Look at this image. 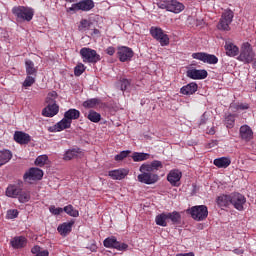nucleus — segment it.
Instances as JSON below:
<instances>
[{"label":"nucleus","mask_w":256,"mask_h":256,"mask_svg":"<svg viewBox=\"0 0 256 256\" xmlns=\"http://www.w3.org/2000/svg\"><path fill=\"white\" fill-rule=\"evenodd\" d=\"M159 169H163V163L159 160H154L151 163H143L139 167L140 174L137 176L139 183L155 185L159 181V175L153 173V171H159Z\"/></svg>","instance_id":"f257e3e1"},{"label":"nucleus","mask_w":256,"mask_h":256,"mask_svg":"<svg viewBox=\"0 0 256 256\" xmlns=\"http://www.w3.org/2000/svg\"><path fill=\"white\" fill-rule=\"evenodd\" d=\"M12 13L16 17L18 23H23L25 21L29 22L35 15V11L32 8L25 6H14L12 8Z\"/></svg>","instance_id":"f03ea898"},{"label":"nucleus","mask_w":256,"mask_h":256,"mask_svg":"<svg viewBox=\"0 0 256 256\" xmlns=\"http://www.w3.org/2000/svg\"><path fill=\"white\" fill-rule=\"evenodd\" d=\"M237 59L241 63L249 64L255 61V51H253V46L249 42L242 43Z\"/></svg>","instance_id":"7ed1b4c3"},{"label":"nucleus","mask_w":256,"mask_h":256,"mask_svg":"<svg viewBox=\"0 0 256 256\" xmlns=\"http://www.w3.org/2000/svg\"><path fill=\"white\" fill-rule=\"evenodd\" d=\"M194 221H205L209 215V210L205 205L193 206L187 210Z\"/></svg>","instance_id":"20e7f679"},{"label":"nucleus","mask_w":256,"mask_h":256,"mask_svg":"<svg viewBox=\"0 0 256 256\" xmlns=\"http://www.w3.org/2000/svg\"><path fill=\"white\" fill-rule=\"evenodd\" d=\"M95 7L93 0H82L78 3L72 4L71 7L67 8V13H77V11H91Z\"/></svg>","instance_id":"39448f33"},{"label":"nucleus","mask_w":256,"mask_h":256,"mask_svg":"<svg viewBox=\"0 0 256 256\" xmlns=\"http://www.w3.org/2000/svg\"><path fill=\"white\" fill-rule=\"evenodd\" d=\"M80 55L84 63H97L98 61H101V56L97 54V51L91 48H82L80 50Z\"/></svg>","instance_id":"423d86ee"},{"label":"nucleus","mask_w":256,"mask_h":256,"mask_svg":"<svg viewBox=\"0 0 256 256\" xmlns=\"http://www.w3.org/2000/svg\"><path fill=\"white\" fill-rule=\"evenodd\" d=\"M150 34L156 41H159L162 47H167V45H169V36L163 32V29L159 27H151Z\"/></svg>","instance_id":"0eeeda50"},{"label":"nucleus","mask_w":256,"mask_h":256,"mask_svg":"<svg viewBox=\"0 0 256 256\" xmlns=\"http://www.w3.org/2000/svg\"><path fill=\"white\" fill-rule=\"evenodd\" d=\"M233 22V11L226 10L223 12L221 19L217 25L220 31H229L231 28L229 25Z\"/></svg>","instance_id":"6e6552de"},{"label":"nucleus","mask_w":256,"mask_h":256,"mask_svg":"<svg viewBox=\"0 0 256 256\" xmlns=\"http://www.w3.org/2000/svg\"><path fill=\"white\" fill-rule=\"evenodd\" d=\"M192 58L202 61V63H208V65H217V63H219L217 56L205 52L193 53Z\"/></svg>","instance_id":"1a4fd4ad"},{"label":"nucleus","mask_w":256,"mask_h":256,"mask_svg":"<svg viewBox=\"0 0 256 256\" xmlns=\"http://www.w3.org/2000/svg\"><path fill=\"white\" fill-rule=\"evenodd\" d=\"M245 203L247 198L240 193H234L230 195V205H233L237 211H243L245 209Z\"/></svg>","instance_id":"9d476101"},{"label":"nucleus","mask_w":256,"mask_h":256,"mask_svg":"<svg viewBox=\"0 0 256 256\" xmlns=\"http://www.w3.org/2000/svg\"><path fill=\"white\" fill-rule=\"evenodd\" d=\"M103 244L104 247H107L108 249H117V251H127V248L129 247L126 243L117 241V238L113 236L106 238Z\"/></svg>","instance_id":"9b49d317"},{"label":"nucleus","mask_w":256,"mask_h":256,"mask_svg":"<svg viewBox=\"0 0 256 256\" xmlns=\"http://www.w3.org/2000/svg\"><path fill=\"white\" fill-rule=\"evenodd\" d=\"M43 179V170L39 168H30L28 172L24 174V181L26 183H32V181H39Z\"/></svg>","instance_id":"f8f14e48"},{"label":"nucleus","mask_w":256,"mask_h":256,"mask_svg":"<svg viewBox=\"0 0 256 256\" xmlns=\"http://www.w3.org/2000/svg\"><path fill=\"white\" fill-rule=\"evenodd\" d=\"M118 57L122 63L125 61H131L133 58V50L127 46L118 47Z\"/></svg>","instance_id":"ddd939ff"},{"label":"nucleus","mask_w":256,"mask_h":256,"mask_svg":"<svg viewBox=\"0 0 256 256\" xmlns=\"http://www.w3.org/2000/svg\"><path fill=\"white\" fill-rule=\"evenodd\" d=\"M181 177H183L181 171L171 170L167 175V181H169L173 187H179V185H181Z\"/></svg>","instance_id":"4468645a"},{"label":"nucleus","mask_w":256,"mask_h":256,"mask_svg":"<svg viewBox=\"0 0 256 256\" xmlns=\"http://www.w3.org/2000/svg\"><path fill=\"white\" fill-rule=\"evenodd\" d=\"M165 9L171 13H181L185 9V6L177 0H171L166 4Z\"/></svg>","instance_id":"2eb2a0df"},{"label":"nucleus","mask_w":256,"mask_h":256,"mask_svg":"<svg viewBox=\"0 0 256 256\" xmlns=\"http://www.w3.org/2000/svg\"><path fill=\"white\" fill-rule=\"evenodd\" d=\"M108 175L114 181H121V179H125V177H127V175H129V170L128 169L111 170L108 172Z\"/></svg>","instance_id":"dca6fc26"},{"label":"nucleus","mask_w":256,"mask_h":256,"mask_svg":"<svg viewBox=\"0 0 256 256\" xmlns=\"http://www.w3.org/2000/svg\"><path fill=\"white\" fill-rule=\"evenodd\" d=\"M224 49L228 57H237V55H239V47H237V45H234L231 40H226Z\"/></svg>","instance_id":"f3484780"},{"label":"nucleus","mask_w":256,"mask_h":256,"mask_svg":"<svg viewBox=\"0 0 256 256\" xmlns=\"http://www.w3.org/2000/svg\"><path fill=\"white\" fill-rule=\"evenodd\" d=\"M10 245L14 249H23L27 247V238H25L24 236H16L11 239Z\"/></svg>","instance_id":"a211bd4d"},{"label":"nucleus","mask_w":256,"mask_h":256,"mask_svg":"<svg viewBox=\"0 0 256 256\" xmlns=\"http://www.w3.org/2000/svg\"><path fill=\"white\" fill-rule=\"evenodd\" d=\"M47 106L42 110L43 117H55L59 113V105L46 104Z\"/></svg>","instance_id":"6ab92c4d"},{"label":"nucleus","mask_w":256,"mask_h":256,"mask_svg":"<svg viewBox=\"0 0 256 256\" xmlns=\"http://www.w3.org/2000/svg\"><path fill=\"white\" fill-rule=\"evenodd\" d=\"M21 187L17 184H10L6 188V197H10L11 199H17L19 193H21Z\"/></svg>","instance_id":"aec40b11"},{"label":"nucleus","mask_w":256,"mask_h":256,"mask_svg":"<svg viewBox=\"0 0 256 256\" xmlns=\"http://www.w3.org/2000/svg\"><path fill=\"white\" fill-rule=\"evenodd\" d=\"M76 157H83V152L79 148L69 149L64 153L63 160L71 161V159H76Z\"/></svg>","instance_id":"412c9836"},{"label":"nucleus","mask_w":256,"mask_h":256,"mask_svg":"<svg viewBox=\"0 0 256 256\" xmlns=\"http://www.w3.org/2000/svg\"><path fill=\"white\" fill-rule=\"evenodd\" d=\"M240 137L244 141H251L253 139V130L248 125L240 127Z\"/></svg>","instance_id":"4be33fe9"},{"label":"nucleus","mask_w":256,"mask_h":256,"mask_svg":"<svg viewBox=\"0 0 256 256\" xmlns=\"http://www.w3.org/2000/svg\"><path fill=\"white\" fill-rule=\"evenodd\" d=\"M14 141L20 143V145H27L31 141V136L25 132H15Z\"/></svg>","instance_id":"5701e85b"},{"label":"nucleus","mask_w":256,"mask_h":256,"mask_svg":"<svg viewBox=\"0 0 256 256\" xmlns=\"http://www.w3.org/2000/svg\"><path fill=\"white\" fill-rule=\"evenodd\" d=\"M187 77L190 79H206V70L191 69L187 71Z\"/></svg>","instance_id":"b1692460"},{"label":"nucleus","mask_w":256,"mask_h":256,"mask_svg":"<svg viewBox=\"0 0 256 256\" xmlns=\"http://www.w3.org/2000/svg\"><path fill=\"white\" fill-rule=\"evenodd\" d=\"M197 89H198L197 83L191 82L183 86L180 89V92L182 93V95H193L194 93H197Z\"/></svg>","instance_id":"393cba45"},{"label":"nucleus","mask_w":256,"mask_h":256,"mask_svg":"<svg viewBox=\"0 0 256 256\" xmlns=\"http://www.w3.org/2000/svg\"><path fill=\"white\" fill-rule=\"evenodd\" d=\"M214 165L218 167V169H227L229 165H231V159L228 157H220L214 159Z\"/></svg>","instance_id":"a878e982"},{"label":"nucleus","mask_w":256,"mask_h":256,"mask_svg":"<svg viewBox=\"0 0 256 256\" xmlns=\"http://www.w3.org/2000/svg\"><path fill=\"white\" fill-rule=\"evenodd\" d=\"M64 117L70 121V123H73V121L79 119V117H81V112H79V110L77 109H69L68 111H66L64 113Z\"/></svg>","instance_id":"bb28decb"},{"label":"nucleus","mask_w":256,"mask_h":256,"mask_svg":"<svg viewBox=\"0 0 256 256\" xmlns=\"http://www.w3.org/2000/svg\"><path fill=\"white\" fill-rule=\"evenodd\" d=\"M71 229H73V222H65L58 226V233L65 237L68 233H71Z\"/></svg>","instance_id":"cd10ccee"},{"label":"nucleus","mask_w":256,"mask_h":256,"mask_svg":"<svg viewBox=\"0 0 256 256\" xmlns=\"http://www.w3.org/2000/svg\"><path fill=\"white\" fill-rule=\"evenodd\" d=\"M16 199H18L19 203H29L31 201V192L22 188Z\"/></svg>","instance_id":"c85d7f7f"},{"label":"nucleus","mask_w":256,"mask_h":256,"mask_svg":"<svg viewBox=\"0 0 256 256\" xmlns=\"http://www.w3.org/2000/svg\"><path fill=\"white\" fill-rule=\"evenodd\" d=\"M71 127V122L64 117L61 121L54 125V131H63L64 129H69Z\"/></svg>","instance_id":"c756f323"},{"label":"nucleus","mask_w":256,"mask_h":256,"mask_svg":"<svg viewBox=\"0 0 256 256\" xmlns=\"http://www.w3.org/2000/svg\"><path fill=\"white\" fill-rule=\"evenodd\" d=\"M218 207H229L231 205V195H221L217 198Z\"/></svg>","instance_id":"7c9ffc66"},{"label":"nucleus","mask_w":256,"mask_h":256,"mask_svg":"<svg viewBox=\"0 0 256 256\" xmlns=\"http://www.w3.org/2000/svg\"><path fill=\"white\" fill-rule=\"evenodd\" d=\"M151 155L149 153H143V152H134L132 154V159L135 163H139L141 161H147Z\"/></svg>","instance_id":"2f4dec72"},{"label":"nucleus","mask_w":256,"mask_h":256,"mask_svg":"<svg viewBox=\"0 0 256 256\" xmlns=\"http://www.w3.org/2000/svg\"><path fill=\"white\" fill-rule=\"evenodd\" d=\"M13 157V154L9 150H2L0 151V162L1 165H5L6 163H9Z\"/></svg>","instance_id":"473e14b6"},{"label":"nucleus","mask_w":256,"mask_h":256,"mask_svg":"<svg viewBox=\"0 0 256 256\" xmlns=\"http://www.w3.org/2000/svg\"><path fill=\"white\" fill-rule=\"evenodd\" d=\"M25 69L27 75H37V68L35 63L31 60H25Z\"/></svg>","instance_id":"72a5a7b5"},{"label":"nucleus","mask_w":256,"mask_h":256,"mask_svg":"<svg viewBox=\"0 0 256 256\" xmlns=\"http://www.w3.org/2000/svg\"><path fill=\"white\" fill-rule=\"evenodd\" d=\"M167 219H169L167 213H162L156 216L155 223L160 227H167Z\"/></svg>","instance_id":"f704fd0d"},{"label":"nucleus","mask_w":256,"mask_h":256,"mask_svg":"<svg viewBox=\"0 0 256 256\" xmlns=\"http://www.w3.org/2000/svg\"><path fill=\"white\" fill-rule=\"evenodd\" d=\"M86 117L92 123H99V121H101V114H99L98 112H95V110H90L88 112V115H86Z\"/></svg>","instance_id":"c9c22d12"},{"label":"nucleus","mask_w":256,"mask_h":256,"mask_svg":"<svg viewBox=\"0 0 256 256\" xmlns=\"http://www.w3.org/2000/svg\"><path fill=\"white\" fill-rule=\"evenodd\" d=\"M63 209L70 217H79V210L75 209L73 205H67Z\"/></svg>","instance_id":"e433bc0d"},{"label":"nucleus","mask_w":256,"mask_h":256,"mask_svg":"<svg viewBox=\"0 0 256 256\" xmlns=\"http://www.w3.org/2000/svg\"><path fill=\"white\" fill-rule=\"evenodd\" d=\"M36 79H37V75H27L22 84L23 87H25V89H27V87H32Z\"/></svg>","instance_id":"4c0bfd02"},{"label":"nucleus","mask_w":256,"mask_h":256,"mask_svg":"<svg viewBox=\"0 0 256 256\" xmlns=\"http://www.w3.org/2000/svg\"><path fill=\"white\" fill-rule=\"evenodd\" d=\"M57 97L58 95L56 91L49 92L45 100L46 104L57 105Z\"/></svg>","instance_id":"58836bf2"},{"label":"nucleus","mask_w":256,"mask_h":256,"mask_svg":"<svg viewBox=\"0 0 256 256\" xmlns=\"http://www.w3.org/2000/svg\"><path fill=\"white\" fill-rule=\"evenodd\" d=\"M98 103H99V100L97 98H92V99L84 101L83 107H85V109H93V108L97 107Z\"/></svg>","instance_id":"ea45409f"},{"label":"nucleus","mask_w":256,"mask_h":256,"mask_svg":"<svg viewBox=\"0 0 256 256\" xmlns=\"http://www.w3.org/2000/svg\"><path fill=\"white\" fill-rule=\"evenodd\" d=\"M31 253H33V255H35V256H49V251L41 250V247H39V246H34L31 249Z\"/></svg>","instance_id":"a19ab883"},{"label":"nucleus","mask_w":256,"mask_h":256,"mask_svg":"<svg viewBox=\"0 0 256 256\" xmlns=\"http://www.w3.org/2000/svg\"><path fill=\"white\" fill-rule=\"evenodd\" d=\"M47 161H49V157L47 155H40L35 160V165L37 167H43V165L47 164Z\"/></svg>","instance_id":"79ce46f5"},{"label":"nucleus","mask_w":256,"mask_h":256,"mask_svg":"<svg viewBox=\"0 0 256 256\" xmlns=\"http://www.w3.org/2000/svg\"><path fill=\"white\" fill-rule=\"evenodd\" d=\"M168 219H170V221H172V223H179L180 219H181V214H179V212L174 211L171 213H166Z\"/></svg>","instance_id":"37998d69"},{"label":"nucleus","mask_w":256,"mask_h":256,"mask_svg":"<svg viewBox=\"0 0 256 256\" xmlns=\"http://www.w3.org/2000/svg\"><path fill=\"white\" fill-rule=\"evenodd\" d=\"M225 125L228 129H233L235 126V115L229 114L225 118Z\"/></svg>","instance_id":"c03bdc74"},{"label":"nucleus","mask_w":256,"mask_h":256,"mask_svg":"<svg viewBox=\"0 0 256 256\" xmlns=\"http://www.w3.org/2000/svg\"><path fill=\"white\" fill-rule=\"evenodd\" d=\"M84 71H85V65L78 64L74 69V75H76V77H80V75H83Z\"/></svg>","instance_id":"a18cd8bd"},{"label":"nucleus","mask_w":256,"mask_h":256,"mask_svg":"<svg viewBox=\"0 0 256 256\" xmlns=\"http://www.w3.org/2000/svg\"><path fill=\"white\" fill-rule=\"evenodd\" d=\"M17 217H19V211L17 209L7 211V219H17Z\"/></svg>","instance_id":"49530a36"},{"label":"nucleus","mask_w":256,"mask_h":256,"mask_svg":"<svg viewBox=\"0 0 256 256\" xmlns=\"http://www.w3.org/2000/svg\"><path fill=\"white\" fill-rule=\"evenodd\" d=\"M129 153H131V151L129 150L122 151L121 153L115 156V161H123V159L128 157Z\"/></svg>","instance_id":"de8ad7c7"},{"label":"nucleus","mask_w":256,"mask_h":256,"mask_svg":"<svg viewBox=\"0 0 256 256\" xmlns=\"http://www.w3.org/2000/svg\"><path fill=\"white\" fill-rule=\"evenodd\" d=\"M49 211L50 213H52V215H61V213H63L64 211V208H57L55 206H50Z\"/></svg>","instance_id":"09e8293b"},{"label":"nucleus","mask_w":256,"mask_h":256,"mask_svg":"<svg viewBox=\"0 0 256 256\" xmlns=\"http://www.w3.org/2000/svg\"><path fill=\"white\" fill-rule=\"evenodd\" d=\"M90 25H91V22L84 19L80 22V30L83 31L85 29H89Z\"/></svg>","instance_id":"8fccbe9b"},{"label":"nucleus","mask_w":256,"mask_h":256,"mask_svg":"<svg viewBox=\"0 0 256 256\" xmlns=\"http://www.w3.org/2000/svg\"><path fill=\"white\" fill-rule=\"evenodd\" d=\"M128 85H130L129 80L123 79V80L121 81V90H122V91H125V89H127V86H128Z\"/></svg>","instance_id":"3c124183"},{"label":"nucleus","mask_w":256,"mask_h":256,"mask_svg":"<svg viewBox=\"0 0 256 256\" xmlns=\"http://www.w3.org/2000/svg\"><path fill=\"white\" fill-rule=\"evenodd\" d=\"M106 53H107V55H110V56H113V55H115V48L114 47H108L107 49H106Z\"/></svg>","instance_id":"603ef678"},{"label":"nucleus","mask_w":256,"mask_h":256,"mask_svg":"<svg viewBox=\"0 0 256 256\" xmlns=\"http://www.w3.org/2000/svg\"><path fill=\"white\" fill-rule=\"evenodd\" d=\"M237 109H240L241 111H245L246 109H249V104H239L237 106Z\"/></svg>","instance_id":"864d4df0"},{"label":"nucleus","mask_w":256,"mask_h":256,"mask_svg":"<svg viewBox=\"0 0 256 256\" xmlns=\"http://www.w3.org/2000/svg\"><path fill=\"white\" fill-rule=\"evenodd\" d=\"M207 123V114H203L200 119V125H205Z\"/></svg>","instance_id":"5fc2aeb1"},{"label":"nucleus","mask_w":256,"mask_h":256,"mask_svg":"<svg viewBox=\"0 0 256 256\" xmlns=\"http://www.w3.org/2000/svg\"><path fill=\"white\" fill-rule=\"evenodd\" d=\"M207 133L209 135H215V128L214 127L210 128V130H208Z\"/></svg>","instance_id":"6e6d98bb"},{"label":"nucleus","mask_w":256,"mask_h":256,"mask_svg":"<svg viewBox=\"0 0 256 256\" xmlns=\"http://www.w3.org/2000/svg\"><path fill=\"white\" fill-rule=\"evenodd\" d=\"M234 253H236V255H243V250L235 249Z\"/></svg>","instance_id":"4d7b16f0"},{"label":"nucleus","mask_w":256,"mask_h":256,"mask_svg":"<svg viewBox=\"0 0 256 256\" xmlns=\"http://www.w3.org/2000/svg\"><path fill=\"white\" fill-rule=\"evenodd\" d=\"M90 251H97V245L92 244V245L90 246Z\"/></svg>","instance_id":"13d9d810"},{"label":"nucleus","mask_w":256,"mask_h":256,"mask_svg":"<svg viewBox=\"0 0 256 256\" xmlns=\"http://www.w3.org/2000/svg\"><path fill=\"white\" fill-rule=\"evenodd\" d=\"M177 256H195L193 253L178 254Z\"/></svg>","instance_id":"bf43d9fd"},{"label":"nucleus","mask_w":256,"mask_h":256,"mask_svg":"<svg viewBox=\"0 0 256 256\" xmlns=\"http://www.w3.org/2000/svg\"><path fill=\"white\" fill-rule=\"evenodd\" d=\"M254 67H256V59L254 60Z\"/></svg>","instance_id":"052dcab7"},{"label":"nucleus","mask_w":256,"mask_h":256,"mask_svg":"<svg viewBox=\"0 0 256 256\" xmlns=\"http://www.w3.org/2000/svg\"><path fill=\"white\" fill-rule=\"evenodd\" d=\"M2 165H4V164H1V162H0V167H2Z\"/></svg>","instance_id":"680f3d73"}]
</instances>
